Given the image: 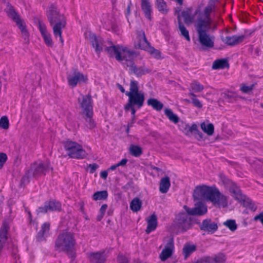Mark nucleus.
Masks as SVG:
<instances>
[{
    "mask_svg": "<svg viewBox=\"0 0 263 263\" xmlns=\"http://www.w3.org/2000/svg\"><path fill=\"white\" fill-rule=\"evenodd\" d=\"M129 151L132 155L136 157L140 156L142 153L141 148L135 145H132L130 146Z\"/></svg>",
    "mask_w": 263,
    "mask_h": 263,
    "instance_id": "44",
    "label": "nucleus"
},
{
    "mask_svg": "<svg viewBox=\"0 0 263 263\" xmlns=\"http://www.w3.org/2000/svg\"><path fill=\"white\" fill-rule=\"evenodd\" d=\"M22 37L24 38L26 43H28L29 42V33L27 30H25L21 32Z\"/></svg>",
    "mask_w": 263,
    "mask_h": 263,
    "instance_id": "54",
    "label": "nucleus"
},
{
    "mask_svg": "<svg viewBox=\"0 0 263 263\" xmlns=\"http://www.w3.org/2000/svg\"><path fill=\"white\" fill-rule=\"evenodd\" d=\"M175 221L178 227L184 230L189 229L191 224L190 218L184 213H179L177 215Z\"/></svg>",
    "mask_w": 263,
    "mask_h": 263,
    "instance_id": "17",
    "label": "nucleus"
},
{
    "mask_svg": "<svg viewBox=\"0 0 263 263\" xmlns=\"http://www.w3.org/2000/svg\"><path fill=\"white\" fill-rule=\"evenodd\" d=\"M170 181L168 177L162 178L160 182V191L162 193H166L170 188Z\"/></svg>",
    "mask_w": 263,
    "mask_h": 263,
    "instance_id": "35",
    "label": "nucleus"
},
{
    "mask_svg": "<svg viewBox=\"0 0 263 263\" xmlns=\"http://www.w3.org/2000/svg\"><path fill=\"white\" fill-rule=\"evenodd\" d=\"M5 11L8 17L15 23L21 32L27 30L24 20L21 18L20 14L15 11L12 6L8 5Z\"/></svg>",
    "mask_w": 263,
    "mask_h": 263,
    "instance_id": "9",
    "label": "nucleus"
},
{
    "mask_svg": "<svg viewBox=\"0 0 263 263\" xmlns=\"http://www.w3.org/2000/svg\"><path fill=\"white\" fill-rule=\"evenodd\" d=\"M245 39V36L242 35H232L221 37L222 41L226 44L231 46H235L242 42Z\"/></svg>",
    "mask_w": 263,
    "mask_h": 263,
    "instance_id": "22",
    "label": "nucleus"
},
{
    "mask_svg": "<svg viewBox=\"0 0 263 263\" xmlns=\"http://www.w3.org/2000/svg\"><path fill=\"white\" fill-rule=\"evenodd\" d=\"M47 16L50 25L52 27L55 37H59L60 41L63 45L64 40L62 36V29L66 25L64 15L59 13L54 5H51L47 12Z\"/></svg>",
    "mask_w": 263,
    "mask_h": 263,
    "instance_id": "2",
    "label": "nucleus"
},
{
    "mask_svg": "<svg viewBox=\"0 0 263 263\" xmlns=\"http://www.w3.org/2000/svg\"><path fill=\"white\" fill-rule=\"evenodd\" d=\"M50 228V224L47 223H44L41 227V230L37 235V239L39 241H42L47 236Z\"/></svg>",
    "mask_w": 263,
    "mask_h": 263,
    "instance_id": "30",
    "label": "nucleus"
},
{
    "mask_svg": "<svg viewBox=\"0 0 263 263\" xmlns=\"http://www.w3.org/2000/svg\"><path fill=\"white\" fill-rule=\"evenodd\" d=\"M119 88L122 92H125L123 87L121 85H118Z\"/></svg>",
    "mask_w": 263,
    "mask_h": 263,
    "instance_id": "64",
    "label": "nucleus"
},
{
    "mask_svg": "<svg viewBox=\"0 0 263 263\" xmlns=\"http://www.w3.org/2000/svg\"><path fill=\"white\" fill-rule=\"evenodd\" d=\"M254 220L255 221H259L263 226V213L260 212L259 214L256 215L254 217Z\"/></svg>",
    "mask_w": 263,
    "mask_h": 263,
    "instance_id": "53",
    "label": "nucleus"
},
{
    "mask_svg": "<svg viewBox=\"0 0 263 263\" xmlns=\"http://www.w3.org/2000/svg\"><path fill=\"white\" fill-rule=\"evenodd\" d=\"M164 241L166 242L164 249L160 255V258L162 261H164L169 258L172 254L174 246L172 238L169 237L165 238Z\"/></svg>",
    "mask_w": 263,
    "mask_h": 263,
    "instance_id": "18",
    "label": "nucleus"
},
{
    "mask_svg": "<svg viewBox=\"0 0 263 263\" xmlns=\"http://www.w3.org/2000/svg\"><path fill=\"white\" fill-rule=\"evenodd\" d=\"M215 187L206 185H199L194 190L193 196L195 201L210 200Z\"/></svg>",
    "mask_w": 263,
    "mask_h": 263,
    "instance_id": "7",
    "label": "nucleus"
},
{
    "mask_svg": "<svg viewBox=\"0 0 263 263\" xmlns=\"http://www.w3.org/2000/svg\"><path fill=\"white\" fill-rule=\"evenodd\" d=\"M89 167L90 169V173H93L98 168V165L97 164L93 163L90 164Z\"/></svg>",
    "mask_w": 263,
    "mask_h": 263,
    "instance_id": "55",
    "label": "nucleus"
},
{
    "mask_svg": "<svg viewBox=\"0 0 263 263\" xmlns=\"http://www.w3.org/2000/svg\"><path fill=\"white\" fill-rule=\"evenodd\" d=\"M126 96L128 100L124 109L126 114L130 112L132 115L135 114L134 106L141 107L144 101L145 97L143 91H139L138 83L135 80H131L129 85V91H126Z\"/></svg>",
    "mask_w": 263,
    "mask_h": 263,
    "instance_id": "1",
    "label": "nucleus"
},
{
    "mask_svg": "<svg viewBox=\"0 0 263 263\" xmlns=\"http://www.w3.org/2000/svg\"><path fill=\"white\" fill-rule=\"evenodd\" d=\"M138 41L135 45L136 47L147 51L151 46L147 41L145 34L143 30L138 31Z\"/></svg>",
    "mask_w": 263,
    "mask_h": 263,
    "instance_id": "21",
    "label": "nucleus"
},
{
    "mask_svg": "<svg viewBox=\"0 0 263 263\" xmlns=\"http://www.w3.org/2000/svg\"><path fill=\"white\" fill-rule=\"evenodd\" d=\"M195 26L201 45L207 48H212L214 44L215 37L208 33L211 26H209L208 23L201 21L198 24H195Z\"/></svg>",
    "mask_w": 263,
    "mask_h": 263,
    "instance_id": "5",
    "label": "nucleus"
},
{
    "mask_svg": "<svg viewBox=\"0 0 263 263\" xmlns=\"http://www.w3.org/2000/svg\"><path fill=\"white\" fill-rule=\"evenodd\" d=\"M185 212L191 215H202L207 212V206L205 204L201 201H197L195 204L194 208L190 209L187 206H183Z\"/></svg>",
    "mask_w": 263,
    "mask_h": 263,
    "instance_id": "13",
    "label": "nucleus"
},
{
    "mask_svg": "<svg viewBox=\"0 0 263 263\" xmlns=\"http://www.w3.org/2000/svg\"><path fill=\"white\" fill-rule=\"evenodd\" d=\"M182 132L188 137L194 136L195 138L199 141L203 138V134L199 130L198 126L196 124L185 125L182 129Z\"/></svg>",
    "mask_w": 263,
    "mask_h": 263,
    "instance_id": "14",
    "label": "nucleus"
},
{
    "mask_svg": "<svg viewBox=\"0 0 263 263\" xmlns=\"http://www.w3.org/2000/svg\"><path fill=\"white\" fill-rule=\"evenodd\" d=\"M104 215V214L100 213L99 215L97 216V220L98 221H100L103 217Z\"/></svg>",
    "mask_w": 263,
    "mask_h": 263,
    "instance_id": "62",
    "label": "nucleus"
},
{
    "mask_svg": "<svg viewBox=\"0 0 263 263\" xmlns=\"http://www.w3.org/2000/svg\"><path fill=\"white\" fill-rule=\"evenodd\" d=\"M199 126L202 131L208 136H212L214 134L215 127L214 124L209 120L201 122Z\"/></svg>",
    "mask_w": 263,
    "mask_h": 263,
    "instance_id": "24",
    "label": "nucleus"
},
{
    "mask_svg": "<svg viewBox=\"0 0 263 263\" xmlns=\"http://www.w3.org/2000/svg\"><path fill=\"white\" fill-rule=\"evenodd\" d=\"M147 105L156 111H160L163 107V104L155 98H149L147 101Z\"/></svg>",
    "mask_w": 263,
    "mask_h": 263,
    "instance_id": "29",
    "label": "nucleus"
},
{
    "mask_svg": "<svg viewBox=\"0 0 263 263\" xmlns=\"http://www.w3.org/2000/svg\"><path fill=\"white\" fill-rule=\"evenodd\" d=\"M64 148L67 155L71 158L83 159L87 155L82 145L73 141H68L66 142L64 144Z\"/></svg>",
    "mask_w": 263,
    "mask_h": 263,
    "instance_id": "6",
    "label": "nucleus"
},
{
    "mask_svg": "<svg viewBox=\"0 0 263 263\" xmlns=\"http://www.w3.org/2000/svg\"><path fill=\"white\" fill-rule=\"evenodd\" d=\"M107 171H103L100 173V176L103 178L104 179H106L107 177Z\"/></svg>",
    "mask_w": 263,
    "mask_h": 263,
    "instance_id": "60",
    "label": "nucleus"
},
{
    "mask_svg": "<svg viewBox=\"0 0 263 263\" xmlns=\"http://www.w3.org/2000/svg\"><path fill=\"white\" fill-rule=\"evenodd\" d=\"M123 46L120 45H111L110 46H107L104 48V51L111 57L115 56L116 59L118 61H120L122 60L121 52H122L121 49L123 48Z\"/></svg>",
    "mask_w": 263,
    "mask_h": 263,
    "instance_id": "20",
    "label": "nucleus"
},
{
    "mask_svg": "<svg viewBox=\"0 0 263 263\" xmlns=\"http://www.w3.org/2000/svg\"><path fill=\"white\" fill-rule=\"evenodd\" d=\"M121 50V55L122 60L120 62H122L124 65L130 67L134 64V60L136 58L137 54L135 51L129 50L125 46H123Z\"/></svg>",
    "mask_w": 263,
    "mask_h": 263,
    "instance_id": "12",
    "label": "nucleus"
},
{
    "mask_svg": "<svg viewBox=\"0 0 263 263\" xmlns=\"http://www.w3.org/2000/svg\"><path fill=\"white\" fill-rule=\"evenodd\" d=\"M90 40L92 46L95 49L96 52L98 54L101 51H104V48L107 47L106 42L101 37L97 36L94 34L91 35Z\"/></svg>",
    "mask_w": 263,
    "mask_h": 263,
    "instance_id": "16",
    "label": "nucleus"
},
{
    "mask_svg": "<svg viewBox=\"0 0 263 263\" xmlns=\"http://www.w3.org/2000/svg\"><path fill=\"white\" fill-rule=\"evenodd\" d=\"M107 205L106 204H103L100 208V213L104 214L107 209Z\"/></svg>",
    "mask_w": 263,
    "mask_h": 263,
    "instance_id": "57",
    "label": "nucleus"
},
{
    "mask_svg": "<svg viewBox=\"0 0 263 263\" xmlns=\"http://www.w3.org/2000/svg\"><path fill=\"white\" fill-rule=\"evenodd\" d=\"M89 259L92 263H104L105 260V256L101 252L90 254Z\"/></svg>",
    "mask_w": 263,
    "mask_h": 263,
    "instance_id": "31",
    "label": "nucleus"
},
{
    "mask_svg": "<svg viewBox=\"0 0 263 263\" xmlns=\"http://www.w3.org/2000/svg\"><path fill=\"white\" fill-rule=\"evenodd\" d=\"M253 85L246 86L242 85L240 87V90L244 93H248L253 89Z\"/></svg>",
    "mask_w": 263,
    "mask_h": 263,
    "instance_id": "52",
    "label": "nucleus"
},
{
    "mask_svg": "<svg viewBox=\"0 0 263 263\" xmlns=\"http://www.w3.org/2000/svg\"><path fill=\"white\" fill-rule=\"evenodd\" d=\"M223 225L232 231H235L237 228L235 221L234 220H228L223 222Z\"/></svg>",
    "mask_w": 263,
    "mask_h": 263,
    "instance_id": "45",
    "label": "nucleus"
},
{
    "mask_svg": "<svg viewBox=\"0 0 263 263\" xmlns=\"http://www.w3.org/2000/svg\"><path fill=\"white\" fill-rule=\"evenodd\" d=\"M257 171L258 174L263 175V166L261 168H260V169H258Z\"/></svg>",
    "mask_w": 263,
    "mask_h": 263,
    "instance_id": "63",
    "label": "nucleus"
},
{
    "mask_svg": "<svg viewBox=\"0 0 263 263\" xmlns=\"http://www.w3.org/2000/svg\"><path fill=\"white\" fill-rule=\"evenodd\" d=\"M129 68L130 70L137 76H141L143 74L149 72L150 71L145 67L142 66L137 67L135 64H134L133 65L130 66Z\"/></svg>",
    "mask_w": 263,
    "mask_h": 263,
    "instance_id": "34",
    "label": "nucleus"
},
{
    "mask_svg": "<svg viewBox=\"0 0 263 263\" xmlns=\"http://www.w3.org/2000/svg\"><path fill=\"white\" fill-rule=\"evenodd\" d=\"M196 250V246L192 244L187 243L184 245L183 249V252L184 255V258H187L189 255L194 252Z\"/></svg>",
    "mask_w": 263,
    "mask_h": 263,
    "instance_id": "39",
    "label": "nucleus"
},
{
    "mask_svg": "<svg viewBox=\"0 0 263 263\" xmlns=\"http://www.w3.org/2000/svg\"><path fill=\"white\" fill-rule=\"evenodd\" d=\"M193 263H211V257H205L196 261H194Z\"/></svg>",
    "mask_w": 263,
    "mask_h": 263,
    "instance_id": "51",
    "label": "nucleus"
},
{
    "mask_svg": "<svg viewBox=\"0 0 263 263\" xmlns=\"http://www.w3.org/2000/svg\"><path fill=\"white\" fill-rule=\"evenodd\" d=\"M211 263H223L225 261L226 257L224 254L220 253L214 257H211Z\"/></svg>",
    "mask_w": 263,
    "mask_h": 263,
    "instance_id": "43",
    "label": "nucleus"
},
{
    "mask_svg": "<svg viewBox=\"0 0 263 263\" xmlns=\"http://www.w3.org/2000/svg\"><path fill=\"white\" fill-rule=\"evenodd\" d=\"M216 1H210L208 5L204 8L203 13L200 14L195 24H198L199 22L209 23V26H212L213 21L210 17L211 13L215 10V3Z\"/></svg>",
    "mask_w": 263,
    "mask_h": 263,
    "instance_id": "11",
    "label": "nucleus"
},
{
    "mask_svg": "<svg viewBox=\"0 0 263 263\" xmlns=\"http://www.w3.org/2000/svg\"><path fill=\"white\" fill-rule=\"evenodd\" d=\"M156 6L157 9L163 14L168 12L167 5L164 0H156Z\"/></svg>",
    "mask_w": 263,
    "mask_h": 263,
    "instance_id": "38",
    "label": "nucleus"
},
{
    "mask_svg": "<svg viewBox=\"0 0 263 263\" xmlns=\"http://www.w3.org/2000/svg\"><path fill=\"white\" fill-rule=\"evenodd\" d=\"M197 13V11L193 13V9L191 8H187L181 12V16L184 19V22L186 24H192L195 18V15Z\"/></svg>",
    "mask_w": 263,
    "mask_h": 263,
    "instance_id": "26",
    "label": "nucleus"
},
{
    "mask_svg": "<svg viewBox=\"0 0 263 263\" xmlns=\"http://www.w3.org/2000/svg\"><path fill=\"white\" fill-rule=\"evenodd\" d=\"M127 162V159H123L120 162L118 163L117 164H118L119 166H124V165H126Z\"/></svg>",
    "mask_w": 263,
    "mask_h": 263,
    "instance_id": "59",
    "label": "nucleus"
},
{
    "mask_svg": "<svg viewBox=\"0 0 263 263\" xmlns=\"http://www.w3.org/2000/svg\"><path fill=\"white\" fill-rule=\"evenodd\" d=\"M189 96H192V103L194 105L198 108H201L202 107V104L200 102V101L195 98L196 95L193 92H190L189 94Z\"/></svg>",
    "mask_w": 263,
    "mask_h": 263,
    "instance_id": "47",
    "label": "nucleus"
},
{
    "mask_svg": "<svg viewBox=\"0 0 263 263\" xmlns=\"http://www.w3.org/2000/svg\"><path fill=\"white\" fill-rule=\"evenodd\" d=\"M68 84L72 87H75L77 84L81 82H85L87 78L80 72H74L73 75L67 77Z\"/></svg>",
    "mask_w": 263,
    "mask_h": 263,
    "instance_id": "23",
    "label": "nucleus"
},
{
    "mask_svg": "<svg viewBox=\"0 0 263 263\" xmlns=\"http://www.w3.org/2000/svg\"><path fill=\"white\" fill-rule=\"evenodd\" d=\"M142 201L138 198H134L130 204V208L134 212H137L141 209Z\"/></svg>",
    "mask_w": 263,
    "mask_h": 263,
    "instance_id": "40",
    "label": "nucleus"
},
{
    "mask_svg": "<svg viewBox=\"0 0 263 263\" xmlns=\"http://www.w3.org/2000/svg\"><path fill=\"white\" fill-rule=\"evenodd\" d=\"M213 204L218 208H224L228 204V197L221 193L215 187L210 200Z\"/></svg>",
    "mask_w": 263,
    "mask_h": 263,
    "instance_id": "10",
    "label": "nucleus"
},
{
    "mask_svg": "<svg viewBox=\"0 0 263 263\" xmlns=\"http://www.w3.org/2000/svg\"><path fill=\"white\" fill-rule=\"evenodd\" d=\"M117 167H119L118 164L117 163L116 164H115V165H113L112 166H111L109 168H108V170H115Z\"/></svg>",
    "mask_w": 263,
    "mask_h": 263,
    "instance_id": "61",
    "label": "nucleus"
},
{
    "mask_svg": "<svg viewBox=\"0 0 263 263\" xmlns=\"http://www.w3.org/2000/svg\"><path fill=\"white\" fill-rule=\"evenodd\" d=\"M7 159V156L6 154L3 153H0V169L3 167Z\"/></svg>",
    "mask_w": 263,
    "mask_h": 263,
    "instance_id": "50",
    "label": "nucleus"
},
{
    "mask_svg": "<svg viewBox=\"0 0 263 263\" xmlns=\"http://www.w3.org/2000/svg\"><path fill=\"white\" fill-rule=\"evenodd\" d=\"M108 196L107 191H102L96 192L92 196V199L95 200L105 199Z\"/></svg>",
    "mask_w": 263,
    "mask_h": 263,
    "instance_id": "42",
    "label": "nucleus"
},
{
    "mask_svg": "<svg viewBox=\"0 0 263 263\" xmlns=\"http://www.w3.org/2000/svg\"><path fill=\"white\" fill-rule=\"evenodd\" d=\"M204 89V86L200 83L194 81L190 84V90L195 92H201Z\"/></svg>",
    "mask_w": 263,
    "mask_h": 263,
    "instance_id": "41",
    "label": "nucleus"
},
{
    "mask_svg": "<svg viewBox=\"0 0 263 263\" xmlns=\"http://www.w3.org/2000/svg\"><path fill=\"white\" fill-rule=\"evenodd\" d=\"M178 26L180 31L181 32V34L182 36H183L185 39L187 41H190V37L189 33V31L186 29L183 24L181 23V18L179 14L178 15Z\"/></svg>",
    "mask_w": 263,
    "mask_h": 263,
    "instance_id": "37",
    "label": "nucleus"
},
{
    "mask_svg": "<svg viewBox=\"0 0 263 263\" xmlns=\"http://www.w3.org/2000/svg\"><path fill=\"white\" fill-rule=\"evenodd\" d=\"M9 229V223L4 221L0 229V250L8 238V232Z\"/></svg>",
    "mask_w": 263,
    "mask_h": 263,
    "instance_id": "28",
    "label": "nucleus"
},
{
    "mask_svg": "<svg viewBox=\"0 0 263 263\" xmlns=\"http://www.w3.org/2000/svg\"><path fill=\"white\" fill-rule=\"evenodd\" d=\"M164 113L165 115H175L172 110L168 108H165Z\"/></svg>",
    "mask_w": 263,
    "mask_h": 263,
    "instance_id": "58",
    "label": "nucleus"
},
{
    "mask_svg": "<svg viewBox=\"0 0 263 263\" xmlns=\"http://www.w3.org/2000/svg\"><path fill=\"white\" fill-rule=\"evenodd\" d=\"M200 228L204 231L213 233L217 230L218 226L216 223L211 220L205 219L202 222Z\"/></svg>",
    "mask_w": 263,
    "mask_h": 263,
    "instance_id": "25",
    "label": "nucleus"
},
{
    "mask_svg": "<svg viewBox=\"0 0 263 263\" xmlns=\"http://www.w3.org/2000/svg\"><path fill=\"white\" fill-rule=\"evenodd\" d=\"M61 208V204L55 201L49 202L48 204L45 205L44 207L40 208L39 212L44 213L48 212V211H59Z\"/></svg>",
    "mask_w": 263,
    "mask_h": 263,
    "instance_id": "27",
    "label": "nucleus"
},
{
    "mask_svg": "<svg viewBox=\"0 0 263 263\" xmlns=\"http://www.w3.org/2000/svg\"><path fill=\"white\" fill-rule=\"evenodd\" d=\"M9 120L6 116H3L0 119V127L7 129L9 128Z\"/></svg>",
    "mask_w": 263,
    "mask_h": 263,
    "instance_id": "46",
    "label": "nucleus"
},
{
    "mask_svg": "<svg viewBox=\"0 0 263 263\" xmlns=\"http://www.w3.org/2000/svg\"><path fill=\"white\" fill-rule=\"evenodd\" d=\"M85 121L88 123L87 125L90 128H92L95 126L94 120L91 118V116H86Z\"/></svg>",
    "mask_w": 263,
    "mask_h": 263,
    "instance_id": "49",
    "label": "nucleus"
},
{
    "mask_svg": "<svg viewBox=\"0 0 263 263\" xmlns=\"http://www.w3.org/2000/svg\"><path fill=\"white\" fill-rule=\"evenodd\" d=\"M147 52L156 59H159L161 57L160 52L155 49L153 47L151 46L147 50Z\"/></svg>",
    "mask_w": 263,
    "mask_h": 263,
    "instance_id": "48",
    "label": "nucleus"
},
{
    "mask_svg": "<svg viewBox=\"0 0 263 263\" xmlns=\"http://www.w3.org/2000/svg\"><path fill=\"white\" fill-rule=\"evenodd\" d=\"M229 67V63L226 59H220L214 62L212 68L213 69H224Z\"/></svg>",
    "mask_w": 263,
    "mask_h": 263,
    "instance_id": "36",
    "label": "nucleus"
},
{
    "mask_svg": "<svg viewBox=\"0 0 263 263\" xmlns=\"http://www.w3.org/2000/svg\"><path fill=\"white\" fill-rule=\"evenodd\" d=\"M220 180L225 185L226 187L229 191L231 196L239 202H240L244 207L249 209L253 212L256 210L255 204L249 199L241 194L239 189L236 184L230 180L228 178L223 175L220 176Z\"/></svg>",
    "mask_w": 263,
    "mask_h": 263,
    "instance_id": "3",
    "label": "nucleus"
},
{
    "mask_svg": "<svg viewBox=\"0 0 263 263\" xmlns=\"http://www.w3.org/2000/svg\"><path fill=\"white\" fill-rule=\"evenodd\" d=\"M38 28L43 38L45 44L49 47H52L53 42L51 34L47 31L45 24L41 21L39 22Z\"/></svg>",
    "mask_w": 263,
    "mask_h": 263,
    "instance_id": "19",
    "label": "nucleus"
},
{
    "mask_svg": "<svg viewBox=\"0 0 263 263\" xmlns=\"http://www.w3.org/2000/svg\"><path fill=\"white\" fill-rule=\"evenodd\" d=\"M169 120L174 123H177L179 121V118L177 116H168Z\"/></svg>",
    "mask_w": 263,
    "mask_h": 263,
    "instance_id": "56",
    "label": "nucleus"
},
{
    "mask_svg": "<svg viewBox=\"0 0 263 263\" xmlns=\"http://www.w3.org/2000/svg\"><path fill=\"white\" fill-rule=\"evenodd\" d=\"M76 244L74 234L69 230H64L60 232L55 243L56 249L59 251L68 253L73 249Z\"/></svg>",
    "mask_w": 263,
    "mask_h": 263,
    "instance_id": "4",
    "label": "nucleus"
},
{
    "mask_svg": "<svg viewBox=\"0 0 263 263\" xmlns=\"http://www.w3.org/2000/svg\"><path fill=\"white\" fill-rule=\"evenodd\" d=\"M78 101L85 115L92 114V99L90 96L82 95L81 97L78 99Z\"/></svg>",
    "mask_w": 263,
    "mask_h": 263,
    "instance_id": "15",
    "label": "nucleus"
},
{
    "mask_svg": "<svg viewBox=\"0 0 263 263\" xmlns=\"http://www.w3.org/2000/svg\"><path fill=\"white\" fill-rule=\"evenodd\" d=\"M50 169V165L48 162L34 163L32 164L28 171L29 177L37 178L45 175L46 173Z\"/></svg>",
    "mask_w": 263,
    "mask_h": 263,
    "instance_id": "8",
    "label": "nucleus"
},
{
    "mask_svg": "<svg viewBox=\"0 0 263 263\" xmlns=\"http://www.w3.org/2000/svg\"><path fill=\"white\" fill-rule=\"evenodd\" d=\"M141 9L143 11L145 17L151 21L152 20L151 14L152 12V8L149 1L141 3Z\"/></svg>",
    "mask_w": 263,
    "mask_h": 263,
    "instance_id": "32",
    "label": "nucleus"
},
{
    "mask_svg": "<svg viewBox=\"0 0 263 263\" xmlns=\"http://www.w3.org/2000/svg\"><path fill=\"white\" fill-rule=\"evenodd\" d=\"M147 223L146 232L148 234L152 231H154L157 227V217L155 215H152L147 219Z\"/></svg>",
    "mask_w": 263,
    "mask_h": 263,
    "instance_id": "33",
    "label": "nucleus"
}]
</instances>
